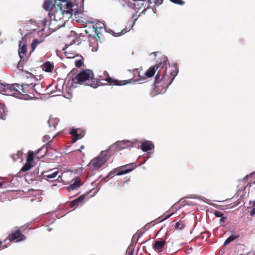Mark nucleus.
<instances>
[{
  "label": "nucleus",
  "mask_w": 255,
  "mask_h": 255,
  "mask_svg": "<svg viewBox=\"0 0 255 255\" xmlns=\"http://www.w3.org/2000/svg\"><path fill=\"white\" fill-rule=\"evenodd\" d=\"M166 66H166L159 69L155 77V88L160 93L166 91L178 73L176 66L171 67L172 69L167 72Z\"/></svg>",
  "instance_id": "nucleus-1"
},
{
  "label": "nucleus",
  "mask_w": 255,
  "mask_h": 255,
  "mask_svg": "<svg viewBox=\"0 0 255 255\" xmlns=\"http://www.w3.org/2000/svg\"><path fill=\"white\" fill-rule=\"evenodd\" d=\"M55 2L56 6L48 13L49 16L65 23L72 14L73 3L70 0H55Z\"/></svg>",
  "instance_id": "nucleus-2"
},
{
  "label": "nucleus",
  "mask_w": 255,
  "mask_h": 255,
  "mask_svg": "<svg viewBox=\"0 0 255 255\" xmlns=\"http://www.w3.org/2000/svg\"><path fill=\"white\" fill-rule=\"evenodd\" d=\"M72 73L73 71L68 75L69 82L71 80L70 84L72 86L76 87L77 84L85 85L95 88L99 85L98 80L93 78L94 74L90 70H83L74 77L71 76Z\"/></svg>",
  "instance_id": "nucleus-3"
},
{
  "label": "nucleus",
  "mask_w": 255,
  "mask_h": 255,
  "mask_svg": "<svg viewBox=\"0 0 255 255\" xmlns=\"http://www.w3.org/2000/svg\"><path fill=\"white\" fill-rule=\"evenodd\" d=\"M67 40L68 41L65 44L64 47L63 48L62 50L68 58H73L77 56V54L75 53H71L68 50V47L72 44H79L81 40L80 35L77 34L75 32L72 31L71 34L68 36Z\"/></svg>",
  "instance_id": "nucleus-4"
},
{
  "label": "nucleus",
  "mask_w": 255,
  "mask_h": 255,
  "mask_svg": "<svg viewBox=\"0 0 255 255\" xmlns=\"http://www.w3.org/2000/svg\"><path fill=\"white\" fill-rule=\"evenodd\" d=\"M19 89V85L18 84H3L0 82V92L3 95L20 98L21 91Z\"/></svg>",
  "instance_id": "nucleus-5"
},
{
  "label": "nucleus",
  "mask_w": 255,
  "mask_h": 255,
  "mask_svg": "<svg viewBox=\"0 0 255 255\" xmlns=\"http://www.w3.org/2000/svg\"><path fill=\"white\" fill-rule=\"evenodd\" d=\"M109 151H103L99 155L92 159L88 164L94 169H98L102 166L108 160Z\"/></svg>",
  "instance_id": "nucleus-6"
},
{
  "label": "nucleus",
  "mask_w": 255,
  "mask_h": 255,
  "mask_svg": "<svg viewBox=\"0 0 255 255\" xmlns=\"http://www.w3.org/2000/svg\"><path fill=\"white\" fill-rule=\"evenodd\" d=\"M168 61V59L166 57H162L160 61L157 64L154 66H151L145 73V75L148 78L152 77L156 71L158 72L159 69L163 68L164 66H166V64Z\"/></svg>",
  "instance_id": "nucleus-7"
},
{
  "label": "nucleus",
  "mask_w": 255,
  "mask_h": 255,
  "mask_svg": "<svg viewBox=\"0 0 255 255\" xmlns=\"http://www.w3.org/2000/svg\"><path fill=\"white\" fill-rule=\"evenodd\" d=\"M135 167L134 163H130L121 166L119 168H115L112 170L109 176H114L116 174L118 175H122L131 171Z\"/></svg>",
  "instance_id": "nucleus-8"
},
{
  "label": "nucleus",
  "mask_w": 255,
  "mask_h": 255,
  "mask_svg": "<svg viewBox=\"0 0 255 255\" xmlns=\"http://www.w3.org/2000/svg\"><path fill=\"white\" fill-rule=\"evenodd\" d=\"M132 144V142L128 140L118 141L111 146L109 151L110 150H114L118 151L123 149L128 148L131 146Z\"/></svg>",
  "instance_id": "nucleus-9"
},
{
  "label": "nucleus",
  "mask_w": 255,
  "mask_h": 255,
  "mask_svg": "<svg viewBox=\"0 0 255 255\" xmlns=\"http://www.w3.org/2000/svg\"><path fill=\"white\" fill-rule=\"evenodd\" d=\"M26 237L21 234L19 229L16 230L15 232L11 233L8 237V239L4 241L5 243L8 241L9 243L12 241L19 242L25 239Z\"/></svg>",
  "instance_id": "nucleus-10"
},
{
  "label": "nucleus",
  "mask_w": 255,
  "mask_h": 255,
  "mask_svg": "<svg viewBox=\"0 0 255 255\" xmlns=\"http://www.w3.org/2000/svg\"><path fill=\"white\" fill-rule=\"evenodd\" d=\"M19 90L21 91V92H20V96L23 95L31 97V96L29 95V94L34 96L32 84H22L21 86L19 85ZM20 98V97L19 98Z\"/></svg>",
  "instance_id": "nucleus-11"
},
{
  "label": "nucleus",
  "mask_w": 255,
  "mask_h": 255,
  "mask_svg": "<svg viewBox=\"0 0 255 255\" xmlns=\"http://www.w3.org/2000/svg\"><path fill=\"white\" fill-rule=\"evenodd\" d=\"M104 74H107L108 75V77L106 78L105 80L109 83L110 85H116V86H123L126 85L128 83H130V81L131 80H124V81H119L118 80L113 79H112L108 75V72H104Z\"/></svg>",
  "instance_id": "nucleus-12"
},
{
  "label": "nucleus",
  "mask_w": 255,
  "mask_h": 255,
  "mask_svg": "<svg viewBox=\"0 0 255 255\" xmlns=\"http://www.w3.org/2000/svg\"><path fill=\"white\" fill-rule=\"evenodd\" d=\"M70 133L72 135L73 138V142H75L78 139L82 138L85 134V132L81 129H72L70 132Z\"/></svg>",
  "instance_id": "nucleus-13"
},
{
  "label": "nucleus",
  "mask_w": 255,
  "mask_h": 255,
  "mask_svg": "<svg viewBox=\"0 0 255 255\" xmlns=\"http://www.w3.org/2000/svg\"><path fill=\"white\" fill-rule=\"evenodd\" d=\"M50 17L49 29L55 31L64 26L65 22H62V21L57 20L56 19H54L52 16Z\"/></svg>",
  "instance_id": "nucleus-14"
},
{
  "label": "nucleus",
  "mask_w": 255,
  "mask_h": 255,
  "mask_svg": "<svg viewBox=\"0 0 255 255\" xmlns=\"http://www.w3.org/2000/svg\"><path fill=\"white\" fill-rule=\"evenodd\" d=\"M19 50L18 53L19 56L21 58L24 57L25 55H26V53L27 52V46L26 44L25 40L22 38L21 40H20L19 42Z\"/></svg>",
  "instance_id": "nucleus-15"
},
{
  "label": "nucleus",
  "mask_w": 255,
  "mask_h": 255,
  "mask_svg": "<svg viewBox=\"0 0 255 255\" xmlns=\"http://www.w3.org/2000/svg\"><path fill=\"white\" fill-rule=\"evenodd\" d=\"M104 27V24L102 22H98L93 24L92 30L98 38H100V35L101 34V31H98V29L100 30H105Z\"/></svg>",
  "instance_id": "nucleus-16"
},
{
  "label": "nucleus",
  "mask_w": 255,
  "mask_h": 255,
  "mask_svg": "<svg viewBox=\"0 0 255 255\" xmlns=\"http://www.w3.org/2000/svg\"><path fill=\"white\" fill-rule=\"evenodd\" d=\"M59 173L58 171L52 172V170L44 171L42 173L43 177L46 180H52L54 179Z\"/></svg>",
  "instance_id": "nucleus-17"
},
{
  "label": "nucleus",
  "mask_w": 255,
  "mask_h": 255,
  "mask_svg": "<svg viewBox=\"0 0 255 255\" xmlns=\"http://www.w3.org/2000/svg\"><path fill=\"white\" fill-rule=\"evenodd\" d=\"M166 242L164 240L155 241L153 245V248L158 253L163 251Z\"/></svg>",
  "instance_id": "nucleus-18"
},
{
  "label": "nucleus",
  "mask_w": 255,
  "mask_h": 255,
  "mask_svg": "<svg viewBox=\"0 0 255 255\" xmlns=\"http://www.w3.org/2000/svg\"><path fill=\"white\" fill-rule=\"evenodd\" d=\"M55 0H45L43 4V8L47 11H50L56 6Z\"/></svg>",
  "instance_id": "nucleus-19"
},
{
  "label": "nucleus",
  "mask_w": 255,
  "mask_h": 255,
  "mask_svg": "<svg viewBox=\"0 0 255 255\" xmlns=\"http://www.w3.org/2000/svg\"><path fill=\"white\" fill-rule=\"evenodd\" d=\"M154 147V144L149 141L143 142L140 145L141 149L144 152L150 150Z\"/></svg>",
  "instance_id": "nucleus-20"
},
{
  "label": "nucleus",
  "mask_w": 255,
  "mask_h": 255,
  "mask_svg": "<svg viewBox=\"0 0 255 255\" xmlns=\"http://www.w3.org/2000/svg\"><path fill=\"white\" fill-rule=\"evenodd\" d=\"M85 197L86 195H82L79 196L78 198L75 199L71 202L70 207L73 208L75 206H78L84 201Z\"/></svg>",
  "instance_id": "nucleus-21"
},
{
  "label": "nucleus",
  "mask_w": 255,
  "mask_h": 255,
  "mask_svg": "<svg viewBox=\"0 0 255 255\" xmlns=\"http://www.w3.org/2000/svg\"><path fill=\"white\" fill-rule=\"evenodd\" d=\"M81 181L80 178H76L74 183L68 186V190L70 191L77 189L81 185Z\"/></svg>",
  "instance_id": "nucleus-22"
},
{
  "label": "nucleus",
  "mask_w": 255,
  "mask_h": 255,
  "mask_svg": "<svg viewBox=\"0 0 255 255\" xmlns=\"http://www.w3.org/2000/svg\"><path fill=\"white\" fill-rule=\"evenodd\" d=\"M32 86V90H33V93L35 92L36 93L39 95H43V90L42 86L40 84H36Z\"/></svg>",
  "instance_id": "nucleus-23"
},
{
  "label": "nucleus",
  "mask_w": 255,
  "mask_h": 255,
  "mask_svg": "<svg viewBox=\"0 0 255 255\" xmlns=\"http://www.w3.org/2000/svg\"><path fill=\"white\" fill-rule=\"evenodd\" d=\"M32 166H33L31 163L26 162V163L21 168L20 172L17 173V176H21L22 175H21V172H25L28 171L32 168Z\"/></svg>",
  "instance_id": "nucleus-24"
},
{
  "label": "nucleus",
  "mask_w": 255,
  "mask_h": 255,
  "mask_svg": "<svg viewBox=\"0 0 255 255\" xmlns=\"http://www.w3.org/2000/svg\"><path fill=\"white\" fill-rule=\"evenodd\" d=\"M54 68V66L53 64L51 63L50 62H46L43 65L42 69L45 71L47 72H51L52 71Z\"/></svg>",
  "instance_id": "nucleus-25"
},
{
  "label": "nucleus",
  "mask_w": 255,
  "mask_h": 255,
  "mask_svg": "<svg viewBox=\"0 0 255 255\" xmlns=\"http://www.w3.org/2000/svg\"><path fill=\"white\" fill-rule=\"evenodd\" d=\"M59 122V120L57 118L50 117L48 121V123L50 127H53L55 128Z\"/></svg>",
  "instance_id": "nucleus-26"
},
{
  "label": "nucleus",
  "mask_w": 255,
  "mask_h": 255,
  "mask_svg": "<svg viewBox=\"0 0 255 255\" xmlns=\"http://www.w3.org/2000/svg\"><path fill=\"white\" fill-rule=\"evenodd\" d=\"M240 236L238 234H235V235H231L228 238L226 239V240L225 241L224 243V245L226 246L229 244L230 243L233 242L235 240L238 239L239 238Z\"/></svg>",
  "instance_id": "nucleus-27"
},
{
  "label": "nucleus",
  "mask_w": 255,
  "mask_h": 255,
  "mask_svg": "<svg viewBox=\"0 0 255 255\" xmlns=\"http://www.w3.org/2000/svg\"><path fill=\"white\" fill-rule=\"evenodd\" d=\"M43 42V40L40 39L38 40L37 39H34L33 40L31 44V51H33L36 48V46L42 43Z\"/></svg>",
  "instance_id": "nucleus-28"
},
{
  "label": "nucleus",
  "mask_w": 255,
  "mask_h": 255,
  "mask_svg": "<svg viewBox=\"0 0 255 255\" xmlns=\"http://www.w3.org/2000/svg\"><path fill=\"white\" fill-rule=\"evenodd\" d=\"M185 226L186 225L184 221L180 220L179 222L175 224V228L176 230H182L184 229Z\"/></svg>",
  "instance_id": "nucleus-29"
},
{
  "label": "nucleus",
  "mask_w": 255,
  "mask_h": 255,
  "mask_svg": "<svg viewBox=\"0 0 255 255\" xmlns=\"http://www.w3.org/2000/svg\"><path fill=\"white\" fill-rule=\"evenodd\" d=\"M173 214V213H166V214H165L162 216H161L160 217H159L158 219H157L156 220L157 221H158V222H161L162 221H163L167 219H168L169 217H170Z\"/></svg>",
  "instance_id": "nucleus-30"
},
{
  "label": "nucleus",
  "mask_w": 255,
  "mask_h": 255,
  "mask_svg": "<svg viewBox=\"0 0 255 255\" xmlns=\"http://www.w3.org/2000/svg\"><path fill=\"white\" fill-rule=\"evenodd\" d=\"M149 223H148L149 224ZM148 226V224L145 225L142 229L138 230L136 233L135 234V237H137V239H139V238L143 234L144 232L143 230H146V228Z\"/></svg>",
  "instance_id": "nucleus-31"
},
{
  "label": "nucleus",
  "mask_w": 255,
  "mask_h": 255,
  "mask_svg": "<svg viewBox=\"0 0 255 255\" xmlns=\"http://www.w3.org/2000/svg\"><path fill=\"white\" fill-rule=\"evenodd\" d=\"M6 113L5 108L2 106H0V119L3 120L6 119Z\"/></svg>",
  "instance_id": "nucleus-32"
},
{
  "label": "nucleus",
  "mask_w": 255,
  "mask_h": 255,
  "mask_svg": "<svg viewBox=\"0 0 255 255\" xmlns=\"http://www.w3.org/2000/svg\"><path fill=\"white\" fill-rule=\"evenodd\" d=\"M56 136V135H54L51 140H50L48 142H47V143L45 145L46 148H50L51 149H53L54 151H56V149L54 148L53 144L52 143V141L55 138Z\"/></svg>",
  "instance_id": "nucleus-33"
},
{
  "label": "nucleus",
  "mask_w": 255,
  "mask_h": 255,
  "mask_svg": "<svg viewBox=\"0 0 255 255\" xmlns=\"http://www.w3.org/2000/svg\"><path fill=\"white\" fill-rule=\"evenodd\" d=\"M75 64L77 67H81L84 64V58L81 56L80 59H77L75 61Z\"/></svg>",
  "instance_id": "nucleus-34"
},
{
  "label": "nucleus",
  "mask_w": 255,
  "mask_h": 255,
  "mask_svg": "<svg viewBox=\"0 0 255 255\" xmlns=\"http://www.w3.org/2000/svg\"><path fill=\"white\" fill-rule=\"evenodd\" d=\"M33 160V152L32 151H28L26 162L31 163Z\"/></svg>",
  "instance_id": "nucleus-35"
},
{
  "label": "nucleus",
  "mask_w": 255,
  "mask_h": 255,
  "mask_svg": "<svg viewBox=\"0 0 255 255\" xmlns=\"http://www.w3.org/2000/svg\"><path fill=\"white\" fill-rule=\"evenodd\" d=\"M240 204V201L239 200H237V201L234 202L233 203H231L228 205H226L227 206V208L228 209H232L234 207H235L239 205Z\"/></svg>",
  "instance_id": "nucleus-36"
},
{
  "label": "nucleus",
  "mask_w": 255,
  "mask_h": 255,
  "mask_svg": "<svg viewBox=\"0 0 255 255\" xmlns=\"http://www.w3.org/2000/svg\"><path fill=\"white\" fill-rule=\"evenodd\" d=\"M130 26H131V27L128 30L127 28L124 29L121 31V32H118V33H115L114 35L115 36H120L126 33L128 31L132 28V25H130Z\"/></svg>",
  "instance_id": "nucleus-37"
},
{
  "label": "nucleus",
  "mask_w": 255,
  "mask_h": 255,
  "mask_svg": "<svg viewBox=\"0 0 255 255\" xmlns=\"http://www.w3.org/2000/svg\"><path fill=\"white\" fill-rule=\"evenodd\" d=\"M163 2V0H149L150 3H154L155 5H159Z\"/></svg>",
  "instance_id": "nucleus-38"
},
{
  "label": "nucleus",
  "mask_w": 255,
  "mask_h": 255,
  "mask_svg": "<svg viewBox=\"0 0 255 255\" xmlns=\"http://www.w3.org/2000/svg\"><path fill=\"white\" fill-rule=\"evenodd\" d=\"M172 2L182 5L184 4L185 2L182 0H170Z\"/></svg>",
  "instance_id": "nucleus-39"
},
{
  "label": "nucleus",
  "mask_w": 255,
  "mask_h": 255,
  "mask_svg": "<svg viewBox=\"0 0 255 255\" xmlns=\"http://www.w3.org/2000/svg\"><path fill=\"white\" fill-rule=\"evenodd\" d=\"M214 215L217 217H222L223 216V213L219 211H215L214 212Z\"/></svg>",
  "instance_id": "nucleus-40"
},
{
  "label": "nucleus",
  "mask_w": 255,
  "mask_h": 255,
  "mask_svg": "<svg viewBox=\"0 0 255 255\" xmlns=\"http://www.w3.org/2000/svg\"><path fill=\"white\" fill-rule=\"evenodd\" d=\"M226 220V217H221V219L220 220V224L221 226H223L225 222V221Z\"/></svg>",
  "instance_id": "nucleus-41"
},
{
  "label": "nucleus",
  "mask_w": 255,
  "mask_h": 255,
  "mask_svg": "<svg viewBox=\"0 0 255 255\" xmlns=\"http://www.w3.org/2000/svg\"><path fill=\"white\" fill-rule=\"evenodd\" d=\"M50 137L48 135H45L43 137V142H48V140L50 139Z\"/></svg>",
  "instance_id": "nucleus-42"
},
{
  "label": "nucleus",
  "mask_w": 255,
  "mask_h": 255,
  "mask_svg": "<svg viewBox=\"0 0 255 255\" xmlns=\"http://www.w3.org/2000/svg\"><path fill=\"white\" fill-rule=\"evenodd\" d=\"M133 249H130V248H128L127 250V254L128 255H133Z\"/></svg>",
  "instance_id": "nucleus-43"
},
{
  "label": "nucleus",
  "mask_w": 255,
  "mask_h": 255,
  "mask_svg": "<svg viewBox=\"0 0 255 255\" xmlns=\"http://www.w3.org/2000/svg\"><path fill=\"white\" fill-rule=\"evenodd\" d=\"M138 241V239H137V237H135V234L133 235L132 238V242L133 243H137Z\"/></svg>",
  "instance_id": "nucleus-44"
},
{
  "label": "nucleus",
  "mask_w": 255,
  "mask_h": 255,
  "mask_svg": "<svg viewBox=\"0 0 255 255\" xmlns=\"http://www.w3.org/2000/svg\"><path fill=\"white\" fill-rule=\"evenodd\" d=\"M255 214V208H253L250 213V215L251 216H253L254 215V214Z\"/></svg>",
  "instance_id": "nucleus-45"
},
{
  "label": "nucleus",
  "mask_w": 255,
  "mask_h": 255,
  "mask_svg": "<svg viewBox=\"0 0 255 255\" xmlns=\"http://www.w3.org/2000/svg\"><path fill=\"white\" fill-rule=\"evenodd\" d=\"M1 244H2V242L1 241H0V248L1 247L2 249H4L6 247V246L1 245Z\"/></svg>",
  "instance_id": "nucleus-46"
},
{
  "label": "nucleus",
  "mask_w": 255,
  "mask_h": 255,
  "mask_svg": "<svg viewBox=\"0 0 255 255\" xmlns=\"http://www.w3.org/2000/svg\"><path fill=\"white\" fill-rule=\"evenodd\" d=\"M84 146L83 145H81V146H80V148L79 149H78V150H79V151H81V150H82V149H84Z\"/></svg>",
  "instance_id": "nucleus-47"
},
{
  "label": "nucleus",
  "mask_w": 255,
  "mask_h": 255,
  "mask_svg": "<svg viewBox=\"0 0 255 255\" xmlns=\"http://www.w3.org/2000/svg\"><path fill=\"white\" fill-rule=\"evenodd\" d=\"M2 184L1 182H0V188L2 187Z\"/></svg>",
  "instance_id": "nucleus-48"
},
{
  "label": "nucleus",
  "mask_w": 255,
  "mask_h": 255,
  "mask_svg": "<svg viewBox=\"0 0 255 255\" xmlns=\"http://www.w3.org/2000/svg\"><path fill=\"white\" fill-rule=\"evenodd\" d=\"M157 52H153L152 54H153L154 55H156V54L157 53Z\"/></svg>",
  "instance_id": "nucleus-49"
},
{
  "label": "nucleus",
  "mask_w": 255,
  "mask_h": 255,
  "mask_svg": "<svg viewBox=\"0 0 255 255\" xmlns=\"http://www.w3.org/2000/svg\"><path fill=\"white\" fill-rule=\"evenodd\" d=\"M253 205H254V206H255V201H254Z\"/></svg>",
  "instance_id": "nucleus-50"
},
{
  "label": "nucleus",
  "mask_w": 255,
  "mask_h": 255,
  "mask_svg": "<svg viewBox=\"0 0 255 255\" xmlns=\"http://www.w3.org/2000/svg\"><path fill=\"white\" fill-rule=\"evenodd\" d=\"M98 31H101V33H102L103 30H100V29H98Z\"/></svg>",
  "instance_id": "nucleus-51"
},
{
  "label": "nucleus",
  "mask_w": 255,
  "mask_h": 255,
  "mask_svg": "<svg viewBox=\"0 0 255 255\" xmlns=\"http://www.w3.org/2000/svg\"><path fill=\"white\" fill-rule=\"evenodd\" d=\"M41 150V149H39L37 153L39 152Z\"/></svg>",
  "instance_id": "nucleus-52"
},
{
  "label": "nucleus",
  "mask_w": 255,
  "mask_h": 255,
  "mask_svg": "<svg viewBox=\"0 0 255 255\" xmlns=\"http://www.w3.org/2000/svg\"><path fill=\"white\" fill-rule=\"evenodd\" d=\"M18 67H20L19 64L18 65Z\"/></svg>",
  "instance_id": "nucleus-53"
}]
</instances>
